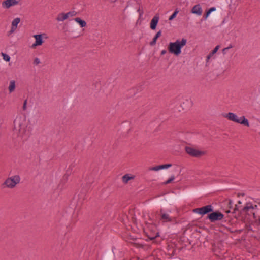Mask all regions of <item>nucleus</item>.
I'll list each match as a JSON object with an SVG mask.
<instances>
[{
  "instance_id": "nucleus-20",
  "label": "nucleus",
  "mask_w": 260,
  "mask_h": 260,
  "mask_svg": "<svg viewBox=\"0 0 260 260\" xmlns=\"http://www.w3.org/2000/svg\"><path fill=\"white\" fill-rule=\"evenodd\" d=\"M161 31H159L158 32H157L155 36L154 37L153 40L150 43L151 45L153 46L155 44L157 39H158V38H159L161 36Z\"/></svg>"
},
{
  "instance_id": "nucleus-23",
  "label": "nucleus",
  "mask_w": 260,
  "mask_h": 260,
  "mask_svg": "<svg viewBox=\"0 0 260 260\" xmlns=\"http://www.w3.org/2000/svg\"><path fill=\"white\" fill-rule=\"evenodd\" d=\"M185 103H186L187 105L185 106V108H188L191 107L192 104V102L190 99H186L185 102H184L183 104L184 105Z\"/></svg>"
},
{
  "instance_id": "nucleus-7",
  "label": "nucleus",
  "mask_w": 260,
  "mask_h": 260,
  "mask_svg": "<svg viewBox=\"0 0 260 260\" xmlns=\"http://www.w3.org/2000/svg\"><path fill=\"white\" fill-rule=\"evenodd\" d=\"M21 0H5L2 3L3 8L9 9L11 7L19 5Z\"/></svg>"
},
{
  "instance_id": "nucleus-18",
  "label": "nucleus",
  "mask_w": 260,
  "mask_h": 260,
  "mask_svg": "<svg viewBox=\"0 0 260 260\" xmlns=\"http://www.w3.org/2000/svg\"><path fill=\"white\" fill-rule=\"evenodd\" d=\"M56 19L58 22H62L67 19V18L65 13H60L57 15Z\"/></svg>"
},
{
  "instance_id": "nucleus-16",
  "label": "nucleus",
  "mask_w": 260,
  "mask_h": 260,
  "mask_svg": "<svg viewBox=\"0 0 260 260\" xmlns=\"http://www.w3.org/2000/svg\"><path fill=\"white\" fill-rule=\"evenodd\" d=\"M74 20L81 27H85L87 25V23L85 21L82 20L79 17H76L74 19Z\"/></svg>"
},
{
  "instance_id": "nucleus-4",
  "label": "nucleus",
  "mask_w": 260,
  "mask_h": 260,
  "mask_svg": "<svg viewBox=\"0 0 260 260\" xmlns=\"http://www.w3.org/2000/svg\"><path fill=\"white\" fill-rule=\"evenodd\" d=\"M20 182V177L19 175H16L8 177L5 181L3 185L6 187L12 189L18 184Z\"/></svg>"
},
{
  "instance_id": "nucleus-36",
  "label": "nucleus",
  "mask_w": 260,
  "mask_h": 260,
  "mask_svg": "<svg viewBox=\"0 0 260 260\" xmlns=\"http://www.w3.org/2000/svg\"><path fill=\"white\" fill-rule=\"evenodd\" d=\"M110 1H111V2H114L116 1V0H110Z\"/></svg>"
},
{
  "instance_id": "nucleus-24",
  "label": "nucleus",
  "mask_w": 260,
  "mask_h": 260,
  "mask_svg": "<svg viewBox=\"0 0 260 260\" xmlns=\"http://www.w3.org/2000/svg\"><path fill=\"white\" fill-rule=\"evenodd\" d=\"M1 55H2V56L3 57V59L5 61H6L7 62H8V61H9L10 60V57L8 55H7V54H5L4 53H2Z\"/></svg>"
},
{
  "instance_id": "nucleus-25",
  "label": "nucleus",
  "mask_w": 260,
  "mask_h": 260,
  "mask_svg": "<svg viewBox=\"0 0 260 260\" xmlns=\"http://www.w3.org/2000/svg\"><path fill=\"white\" fill-rule=\"evenodd\" d=\"M41 63L40 59L38 57H35L33 59V64L34 66H37Z\"/></svg>"
},
{
  "instance_id": "nucleus-17",
  "label": "nucleus",
  "mask_w": 260,
  "mask_h": 260,
  "mask_svg": "<svg viewBox=\"0 0 260 260\" xmlns=\"http://www.w3.org/2000/svg\"><path fill=\"white\" fill-rule=\"evenodd\" d=\"M161 219L164 222H169L171 221L172 218L168 214L162 213L161 211Z\"/></svg>"
},
{
  "instance_id": "nucleus-32",
  "label": "nucleus",
  "mask_w": 260,
  "mask_h": 260,
  "mask_svg": "<svg viewBox=\"0 0 260 260\" xmlns=\"http://www.w3.org/2000/svg\"><path fill=\"white\" fill-rule=\"evenodd\" d=\"M167 53V51L166 50H163L161 51V55H165Z\"/></svg>"
},
{
  "instance_id": "nucleus-5",
  "label": "nucleus",
  "mask_w": 260,
  "mask_h": 260,
  "mask_svg": "<svg viewBox=\"0 0 260 260\" xmlns=\"http://www.w3.org/2000/svg\"><path fill=\"white\" fill-rule=\"evenodd\" d=\"M35 39V42L32 44L31 48H36L38 46H41L44 42V40L47 39L48 37L45 33L33 35Z\"/></svg>"
},
{
  "instance_id": "nucleus-12",
  "label": "nucleus",
  "mask_w": 260,
  "mask_h": 260,
  "mask_svg": "<svg viewBox=\"0 0 260 260\" xmlns=\"http://www.w3.org/2000/svg\"><path fill=\"white\" fill-rule=\"evenodd\" d=\"M135 176L131 174H126L121 178L122 182L124 184H127L129 181L134 179Z\"/></svg>"
},
{
  "instance_id": "nucleus-37",
  "label": "nucleus",
  "mask_w": 260,
  "mask_h": 260,
  "mask_svg": "<svg viewBox=\"0 0 260 260\" xmlns=\"http://www.w3.org/2000/svg\"><path fill=\"white\" fill-rule=\"evenodd\" d=\"M231 204H232L231 202V201H230V202H229V204H230V206H231Z\"/></svg>"
},
{
  "instance_id": "nucleus-35",
  "label": "nucleus",
  "mask_w": 260,
  "mask_h": 260,
  "mask_svg": "<svg viewBox=\"0 0 260 260\" xmlns=\"http://www.w3.org/2000/svg\"><path fill=\"white\" fill-rule=\"evenodd\" d=\"M230 212H231V211H230V210H227V211H226V213H230Z\"/></svg>"
},
{
  "instance_id": "nucleus-29",
  "label": "nucleus",
  "mask_w": 260,
  "mask_h": 260,
  "mask_svg": "<svg viewBox=\"0 0 260 260\" xmlns=\"http://www.w3.org/2000/svg\"><path fill=\"white\" fill-rule=\"evenodd\" d=\"M211 12L208 10V11L207 12L206 14L205 15V18L207 19L211 14Z\"/></svg>"
},
{
  "instance_id": "nucleus-1",
  "label": "nucleus",
  "mask_w": 260,
  "mask_h": 260,
  "mask_svg": "<svg viewBox=\"0 0 260 260\" xmlns=\"http://www.w3.org/2000/svg\"><path fill=\"white\" fill-rule=\"evenodd\" d=\"M14 129L18 137L22 140H25L28 135L26 128V121L24 116L16 117L14 121Z\"/></svg>"
},
{
  "instance_id": "nucleus-28",
  "label": "nucleus",
  "mask_w": 260,
  "mask_h": 260,
  "mask_svg": "<svg viewBox=\"0 0 260 260\" xmlns=\"http://www.w3.org/2000/svg\"><path fill=\"white\" fill-rule=\"evenodd\" d=\"M150 170H152V171H157L160 170V168H159V166H157L151 168L150 169Z\"/></svg>"
},
{
  "instance_id": "nucleus-19",
  "label": "nucleus",
  "mask_w": 260,
  "mask_h": 260,
  "mask_svg": "<svg viewBox=\"0 0 260 260\" xmlns=\"http://www.w3.org/2000/svg\"><path fill=\"white\" fill-rule=\"evenodd\" d=\"M219 46L217 45L207 56V60L208 61L218 50Z\"/></svg>"
},
{
  "instance_id": "nucleus-27",
  "label": "nucleus",
  "mask_w": 260,
  "mask_h": 260,
  "mask_svg": "<svg viewBox=\"0 0 260 260\" xmlns=\"http://www.w3.org/2000/svg\"><path fill=\"white\" fill-rule=\"evenodd\" d=\"M175 179L174 176H172L170 179H169L166 182H165V184H167L170 183L172 181H173Z\"/></svg>"
},
{
  "instance_id": "nucleus-9",
  "label": "nucleus",
  "mask_w": 260,
  "mask_h": 260,
  "mask_svg": "<svg viewBox=\"0 0 260 260\" xmlns=\"http://www.w3.org/2000/svg\"><path fill=\"white\" fill-rule=\"evenodd\" d=\"M223 214L218 211L212 212L208 215V218L211 222L221 220L223 218Z\"/></svg>"
},
{
  "instance_id": "nucleus-13",
  "label": "nucleus",
  "mask_w": 260,
  "mask_h": 260,
  "mask_svg": "<svg viewBox=\"0 0 260 260\" xmlns=\"http://www.w3.org/2000/svg\"><path fill=\"white\" fill-rule=\"evenodd\" d=\"M254 209V207L251 203H248L243 208V212L247 213L248 214H252L253 216H254V213L253 212Z\"/></svg>"
},
{
  "instance_id": "nucleus-30",
  "label": "nucleus",
  "mask_w": 260,
  "mask_h": 260,
  "mask_svg": "<svg viewBox=\"0 0 260 260\" xmlns=\"http://www.w3.org/2000/svg\"><path fill=\"white\" fill-rule=\"evenodd\" d=\"M26 105H27V100H25L24 103H23V110H25L26 108Z\"/></svg>"
},
{
  "instance_id": "nucleus-6",
  "label": "nucleus",
  "mask_w": 260,
  "mask_h": 260,
  "mask_svg": "<svg viewBox=\"0 0 260 260\" xmlns=\"http://www.w3.org/2000/svg\"><path fill=\"white\" fill-rule=\"evenodd\" d=\"M185 150L187 154L196 157H201L206 154V151L200 150L192 147H186Z\"/></svg>"
},
{
  "instance_id": "nucleus-22",
  "label": "nucleus",
  "mask_w": 260,
  "mask_h": 260,
  "mask_svg": "<svg viewBox=\"0 0 260 260\" xmlns=\"http://www.w3.org/2000/svg\"><path fill=\"white\" fill-rule=\"evenodd\" d=\"M178 12H179L178 10L177 9H176L175 10V11L174 12V13L172 14V15H171L169 17V20L172 21L173 19H174L176 17V16H177V14L178 13Z\"/></svg>"
},
{
  "instance_id": "nucleus-26",
  "label": "nucleus",
  "mask_w": 260,
  "mask_h": 260,
  "mask_svg": "<svg viewBox=\"0 0 260 260\" xmlns=\"http://www.w3.org/2000/svg\"><path fill=\"white\" fill-rule=\"evenodd\" d=\"M171 166H172V164H168L159 165V168H160V170H161V169H168V168H170Z\"/></svg>"
},
{
  "instance_id": "nucleus-38",
  "label": "nucleus",
  "mask_w": 260,
  "mask_h": 260,
  "mask_svg": "<svg viewBox=\"0 0 260 260\" xmlns=\"http://www.w3.org/2000/svg\"><path fill=\"white\" fill-rule=\"evenodd\" d=\"M237 209V206H236L235 209Z\"/></svg>"
},
{
  "instance_id": "nucleus-3",
  "label": "nucleus",
  "mask_w": 260,
  "mask_h": 260,
  "mask_svg": "<svg viewBox=\"0 0 260 260\" xmlns=\"http://www.w3.org/2000/svg\"><path fill=\"white\" fill-rule=\"evenodd\" d=\"M224 117L235 123L242 124L246 127H249V123L244 116L239 117L237 114L232 112H229L223 114Z\"/></svg>"
},
{
  "instance_id": "nucleus-15",
  "label": "nucleus",
  "mask_w": 260,
  "mask_h": 260,
  "mask_svg": "<svg viewBox=\"0 0 260 260\" xmlns=\"http://www.w3.org/2000/svg\"><path fill=\"white\" fill-rule=\"evenodd\" d=\"M191 12L198 15H201L202 13V10L200 5H196L192 8Z\"/></svg>"
},
{
  "instance_id": "nucleus-14",
  "label": "nucleus",
  "mask_w": 260,
  "mask_h": 260,
  "mask_svg": "<svg viewBox=\"0 0 260 260\" xmlns=\"http://www.w3.org/2000/svg\"><path fill=\"white\" fill-rule=\"evenodd\" d=\"M159 17L158 15H155L151 20L150 22V28L152 30L156 29L157 23L159 21Z\"/></svg>"
},
{
  "instance_id": "nucleus-2",
  "label": "nucleus",
  "mask_w": 260,
  "mask_h": 260,
  "mask_svg": "<svg viewBox=\"0 0 260 260\" xmlns=\"http://www.w3.org/2000/svg\"><path fill=\"white\" fill-rule=\"evenodd\" d=\"M187 40L182 38L181 40H177L174 42H170L168 49L170 53L176 56H178L181 53V48L186 45Z\"/></svg>"
},
{
  "instance_id": "nucleus-33",
  "label": "nucleus",
  "mask_w": 260,
  "mask_h": 260,
  "mask_svg": "<svg viewBox=\"0 0 260 260\" xmlns=\"http://www.w3.org/2000/svg\"><path fill=\"white\" fill-rule=\"evenodd\" d=\"M228 50V48H224L223 50H222V52L223 54H226V51Z\"/></svg>"
},
{
  "instance_id": "nucleus-11",
  "label": "nucleus",
  "mask_w": 260,
  "mask_h": 260,
  "mask_svg": "<svg viewBox=\"0 0 260 260\" xmlns=\"http://www.w3.org/2000/svg\"><path fill=\"white\" fill-rule=\"evenodd\" d=\"M17 87L16 81L14 80H11L9 82L8 91L9 93L11 94L15 92Z\"/></svg>"
},
{
  "instance_id": "nucleus-31",
  "label": "nucleus",
  "mask_w": 260,
  "mask_h": 260,
  "mask_svg": "<svg viewBox=\"0 0 260 260\" xmlns=\"http://www.w3.org/2000/svg\"><path fill=\"white\" fill-rule=\"evenodd\" d=\"M211 12L213 11H215L216 10V8L214 7H212L209 10Z\"/></svg>"
},
{
  "instance_id": "nucleus-8",
  "label": "nucleus",
  "mask_w": 260,
  "mask_h": 260,
  "mask_svg": "<svg viewBox=\"0 0 260 260\" xmlns=\"http://www.w3.org/2000/svg\"><path fill=\"white\" fill-rule=\"evenodd\" d=\"M213 207L211 205H209L204 206L202 208H196L193 210L194 212L201 215H204L212 211Z\"/></svg>"
},
{
  "instance_id": "nucleus-10",
  "label": "nucleus",
  "mask_w": 260,
  "mask_h": 260,
  "mask_svg": "<svg viewBox=\"0 0 260 260\" xmlns=\"http://www.w3.org/2000/svg\"><path fill=\"white\" fill-rule=\"evenodd\" d=\"M20 18L18 17H16L11 22L10 30L8 32L9 35H10L15 32L17 28L18 25L20 22Z\"/></svg>"
},
{
  "instance_id": "nucleus-21",
  "label": "nucleus",
  "mask_w": 260,
  "mask_h": 260,
  "mask_svg": "<svg viewBox=\"0 0 260 260\" xmlns=\"http://www.w3.org/2000/svg\"><path fill=\"white\" fill-rule=\"evenodd\" d=\"M67 19L74 17L76 15L77 12L75 11H70L68 13H65Z\"/></svg>"
},
{
  "instance_id": "nucleus-34",
  "label": "nucleus",
  "mask_w": 260,
  "mask_h": 260,
  "mask_svg": "<svg viewBox=\"0 0 260 260\" xmlns=\"http://www.w3.org/2000/svg\"><path fill=\"white\" fill-rule=\"evenodd\" d=\"M231 48H232V46L231 45H230L229 46H228L226 48H228V49H230Z\"/></svg>"
}]
</instances>
